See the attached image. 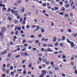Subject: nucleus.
<instances>
[{
    "label": "nucleus",
    "instance_id": "63",
    "mask_svg": "<svg viewBox=\"0 0 77 77\" xmlns=\"http://www.w3.org/2000/svg\"><path fill=\"white\" fill-rule=\"evenodd\" d=\"M26 27V29H29V26L27 25Z\"/></svg>",
    "mask_w": 77,
    "mask_h": 77
},
{
    "label": "nucleus",
    "instance_id": "29",
    "mask_svg": "<svg viewBox=\"0 0 77 77\" xmlns=\"http://www.w3.org/2000/svg\"><path fill=\"white\" fill-rule=\"evenodd\" d=\"M25 8H23L22 10V12H24L25 11Z\"/></svg>",
    "mask_w": 77,
    "mask_h": 77
},
{
    "label": "nucleus",
    "instance_id": "4",
    "mask_svg": "<svg viewBox=\"0 0 77 77\" xmlns=\"http://www.w3.org/2000/svg\"><path fill=\"white\" fill-rule=\"evenodd\" d=\"M14 24H18V21L17 20L15 19H14Z\"/></svg>",
    "mask_w": 77,
    "mask_h": 77
},
{
    "label": "nucleus",
    "instance_id": "39",
    "mask_svg": "<svg viewBox=\"0 0 77 77\" xmlns=\"http://www.w3.org/2000/svg\"><path fill=\"white\" fill-rule=\"evenodd\" d=\"M60 31H61V33H63V29H60Z\"/></svg>",
    "mask_w": 77,
    "mask_h": 77
},
{
    "label": "nucleus",
    "instance_id": "13",
    "mask_svg": "<svg viewBox=\"0 0 77 77\" xmlns=\"http://www.w3.org/2000/svg\"><path fill=\"white\" fill-rule=\"evenodd\" d=\"M3 11H7V8H2V12H4Z\"/></svg>",
    "mask_w": 77,
    "mask_h": 77
},
{
    "label": "nucleus",
    "instance_id": "20",
    "mask_svg": "<svg viewBox=\"0 0 77 77\" xmlns=\"http://www.w3.org/2000/svg\"><path fill=\"white\" fill-rule=\"evenodd\" d=\"M24 54L25 55V56H29V54H28L27 53H25Z\"/></svg>",
    "mask_w": 77,
    "mask_h": 77
},
{
    "label": "nucleus",
    "instance_id": "49",
    "mask_svg": "<svg viewBox=\"0 0 77 77\" xmlns=\"http://www.w3.org/2000/svg\"><path fill=\"white\" fill-rule=\"evenodd\" d=\"M48 9H51V7L50 6H48Z\"/></svg>",
    "mask_w": 77,
    "mask_h": 77
},
{
    "label": "nucleus",
    "instance_id": "44",
    "mask_svg": "<svg viewBox=\"0 0 77 77\" xmlns=\"http://www.w3.org/2000/svg\"><path fill=\"white\" fill-rule=\"evenodd\" d=\"M38 60H40V61H41V62L42 61V59L41 58V57H39L38 58Z\"/></svg>",
    "mask_w": 77,
    "mask_h": 77
},
{
    "label": "nucleus",
    "instance_id": "7",
    "mask_svg": "<svg viewBox=\"0 0 77 77\" xmlns=\"http://www.w3.org/2000/svg\"><path fill=\"white\" fill-rule=\"evenodd\" d=\"M47 47H53V45L51 44H49L48 45Z\"/></svg>",
    "mask_w": 77,
    "mask_h": 77
},
{
    "label": "nucleus",
    "instance_id": "5",
    "mask_svg": "<svg viewBox=\"0 0 77 77\" xmlns=\"http://www.w3.org/2000/svg\"><path fill=\"white\" fill-rule=\"evenodd\" d=\"M65 8L63 7H62L60 9V11H65Z\"/></svg>",
    "mask_w": 77,
    "mask_h": 77
},
{
    "label": "nucleus",
    "instance_id": "21",
    "mask_svg": "<svg viewBox=\"0 0 77 77\" xmlns=\"http://www.w3.org/2000/svg\"><path fill=\"white\" fill-rule=\"evenodd\" d=\"M26 15L28 16L30 15H31V13L30 12H28L26 13Z\"/></svg>",
    "mask_w": 77,
    "mask_h": 77
},
{
    "label": "nucleus",
    "instance_id": "60",
    "mask_svg": "<svg viewBox=\"0 0 77 77\" xmlns=\"http://www.w3.org/2000/svg\"><path fill=\"white\" fill-rule=\"evenodd\" d=\"M23 72V74H26V71L25 70H24Z\"/></svg>",
    "mask_w": 77,
    "mask_h": 77
},
{
    "label": "nucleus",
    "instance_id": "57",
    "mask_svg": "<svg viewBox=\"0 0 77 77\" xmlns=\"http://www.w3.org/2000/svg\"><path fill=\"white\" fill-rule=\"evenodd\" d=\"M43 46H44V47H47V45H46V44H44L43 45Z\"/></svg>",
    "mask_w": 77,
    "mask_h": 77
},
{
    "label": "nucleus",
    "instance_id": "3",
    "mask_svg": "<svg viewBox=\"0 0 77 77\" xmlns=\"http://www.w3.org/2000/svg\"><path fill=\"white\" fill-rule=\"evenodd\" d=\"M1 32H3V33H5L6 32V28L5 27H1Z\"/></svg>",
    "mask_w": 77,
    "mask_h": 77
},
{
    "label": "nucleus",
    "instance_id": "17",
    "mask_svg": "<svg viewBox=\"0 0 77 77\" xmlns=\"http://www.w3.org/2000/svg\"><path fill=\"white\" fill-rule=\"evenodd\" d=\"M39 28H40L39 26H36V29L37 30H39Z\"/></svg>",
    "mask_w": 77,
    "mask_h": 77
},
{
    "label": "nucleus",
    "instance_id": "55",
    "mask_svg": "<svg viewBox=\"0 0 77 77\" xmlns=\"http://www.w3.org/2000/svg\"><path fill=\"white\" fill-rule=\"evenodd\" d=\"M51 65H54V63L53 62H51Z\"/></svg>",
    "mask_w": 77,
    "mask_h": 77
},
{
    "label": "nucleus",
    "instance_id": "40",
    "mask_svg": "<svg viewBox=\"0 0 77 77\" xmlns=\"http://www.w3.org/2000/svg\"><path fill=\"white\" fill-rule=\"evenodd\" d=\"M36 26V25H32V27L33 28H35Z\"/></svg>",
    "mask_w": 77,
    "mask_h": 77
},
{
    "label": "nucleus",
    "instance_id": "10",
    "mask_svg": "<svg viewBox=\"0 0 77 77\" xmlns=\"http://www.w3.org/2000/svg\"><path fill=\"white\" fill-rule=\"evenodd\" d=\"M64 6L66 8H69V5H64Z\"/></svg>",
    "mask_w": 77,
    "mask_h": 77
},
{
    "label": "nucleus",
    "instance_id": "46",
    "mask_svg": "<svg viewBox=\"0 0 77 77\" xmlns=\"http://www.w3.org/2000/svg\"><path fill=\"white\" fill-rule=\"evenodd\" d=\"M10 27L12 28L13 27H14V25H11L10 26Z\"/></svg>",
    "mask_w": 77,
    "mask_h": 77
},
{
    "label": "nucleus",
    "instance_id": "30",
    "mask_svg": "<svg viewBox=\"0 0 77 77\" xmlns=\"http://www.w3.org/2000/svg\"><path fill=\"white\" fill-rule=\"evenodd\" d=\"M42 72H43V73H44V74H46V73H47V71L45 70H43L42 71Z\"/></svg>",
    "mask_w": 77,
    "mask_h": 77
},
{
    "label": "nucleus",
    "instance_id": "51",
    "mask_svg": "<svg viewBox=\"0 0 77 77\" xmlns=\"http://www.w3.org/2000/svg\"><path fill=\"white\" fill-rule=\"evenodd\" d=\"M23 46H24V47H27V46H28V45L27 44H25L23 45Z\"/></svg>",
    "mask_w": 77,
    "mask_h": 77
},
{
    "label": "nucleus",
    "instance_id": "59",
    "mask_svg": "<svg viewBox=\"0 0 77 77\" xmlns=\"http://www.w3.org/2000/svg\"><path fill=\"white\" fill-rule=\"evenodd\" d=\"M14 68V67H13V66H11V67H10V69H11V70H12V69H13Z\"/></svg>",
    "mask_w": 77,
    "mask_h": 77
},
{
    "label": "nucleus",
    "instance_id": "26",
    "mask_svg": "<svg viewBox=\"0 0 77 77\" xmlns=\"http://www.w3.org/2000/svg\"><path fill=\"white\" fill-rule=\"evenodd\" d=\"M20 18V15H18L17 16V20H19Z\"/></svg>",
    "mask_w": 77,
    "mask_h": 77
},
{
    "label": "nucleus",
    "instance_id": "1",
    "mask_svg": "<svg viewBox=\"0 0 77 77\" xmlns=\"http://www.w3.org/2000/svg\"><path fill=\"white\" fill-rule=\"evenodd\" d=\"M3 33L4 32H0V36L1 38V41H3L5 39V36H4V35H3Z\"/></svg>",
    "mask_w": 77,
    "mask_h": 77
},
{
    "label": "nucleus",
    "instance_id": "64",
    "mask_svg": "<svg viewBox=\"0 0 77 77\" xmlns=\"http://www.w3.org/2000/svg\"><path fill=\"white\" fill-rule=\"evenodd\" d=\"M15 33L16 35H18V32L17 31H16Z\"/></svg>",
    "mask_w": 77,
    "mask_h": 77
},
{
    "label": "nucleus",
    "instance_id": "15",
    "mask_svg": "<svg viewBox=\"0 0 77 77\" xmlns=\"http://www.w3.org/2000/svg\"><path fill=\"white\" fill-rule=\"evenodd\" d=\"M38 37L40 38H41L42 37V35L41 34L38 35Z\"/></svg>",
    "mask_w": 77,
    "mask_h": 77
},
{
    "label": "nucleus",
    "instance_id": "58",
    "mask_svg": "<svg viewBox=\"0 0 77 77\" xmlns=\"http://www.w3.org/2000/svg\"><path fill=\"white\" fill-rule=\"evenodd\" d=\"M14 5L15 6H16V7L18 5L17 4V3H14Z\"/></svg>",
    "mask_w": 77,
    "mask_h": 77
},
{
    "label": "nucleus",
    "instance_id": "61",
    "mask_svg": "<svg viewBox=\"0 0 77 77\" xmlns=\"http://www.w3.org/2000/svg\"><path fill=\"white\" fill-rule=\"evenodd\" d=\"M11 11V9L10 8H8V11H7V12H10V11Z\"/></svg>",
    "mask_w": 77,
    "mask_h": 77
},
{
    "label": "nucleus",
    "instance_id": "56",
    "mask_svg": "<svg viewBox=\"0 0 77 77\" xmlns=\"http://www.w3.org/2000/svg\"><path fill=\"white\" fill-rule=\"evenodd\" d=\"M28 66L29 68H31V66H32V64H30L29 66Z\"/></svg>",
    "mask_w": 77,
    "mask_h": 77
},
{
    "label": "nucleus",
    "instance_id": "24",
    "mask_svg": "<svg viewBox=\"0 0 77 77\" xmlns=\"http://www.w3.org/2000/svg\"><path fill=\"white\" fill-rule=\"evenodd\" d=\"M21 36L23 38H24L25 37H26V35L24 34L22 35H21Z\"/></svg>",
    "mask_w": 77,
    "mask_h": 77
},
{
    "label": "nucleus",
    "instance_id": "53",
    "mask_svg": "<svg viewBox=\"0 0 77 77\" xmlns=\"http://www.w3.org/2000/svg\"><path fill=\"white\" fill-rule=\"evenodd\" d=\"M69 32V33H71V29H68Z\"/></svg>",
    "mask_w": 77,
    "mask_h": 77
},
{
    "label": "nucleus",
    "instance_id": "48",
    "mask_svg": "<svg viewBox=\"0 0 77 77\" xmlns=\"http://www.w3.org/2000/svg\"><path fill=\"white\" fill-rule=\"evenodd\" d=\"M67 42H68V43H71V42H70V41L69 39H67Z\"/></svg>",
    "mask_w": 77,
    "mask_h": 77
},
{
    "label": "nucleus",
    "instance_id": "27",
    "mask_svg": "<svg viewBox=\"0 0 77 77\" xmlns=\"http://www.w3.org/2000/svg\"><path fill=\"white\" fill-rule=\"evenodd\" d=\"M60 47H63V45L62 43H61L60 44Z\"/></svg>",
    "mask_w": 77,
    "mask_h": 77
},
{
    "label": "nucleus",
    "instance_id": "50",
    "mask_svg": "<svg viewBox=\"0 0 77 77\" xmlns=\"http://www.w3.org/2000/svg\"><path fill=\"white\" fill-rule=\"evenodd\" d=\"M64 3L65 4H67V3H68V1H65Z\"/></svg>",
    "mask_w": 77,
    "mask_h": 77
},
{
    "label": "nucleus",
    "instance_id": "12",
    "mask_svg": "<svg viewBox=\"0 0 77 77\" xmlns=\"http://www.w3.org/2000/svg\"><path fill=\"white\" fill-rule=\"evenodd\" d=\"M56 39H57V38H56L55 37H54L53 38V42H56Z\"/></svg>",
    "mask_w": 77,
    "mask_h": 77
},
{
    "label": "nucleus",
    "instance_id": "31",
    "mask_svg": "<svg viewBox=\"0 0 77 77\" xmlns=\"http://www.w3.org/2000/svg\"><path fill=\"white\" fill-rule=\"evenodd\" d=\"M18 4H20V3H21V1H17Z\"/></svg>",
    "mask_w": 77,
    "mask_h": 77
},
{
    "label": "nucleus",
    "instance_id": "62",
    "mask_svg": "<svg viewBox=\"0 0 77 77\" xmlns=\"http://www.w3.org/2000/svg\"><path fill=\"white\" fill-rule=\"evenodd\" d=\"M74 63L73 62H72L71 63V65H72V66H73L74 65Z\"/></svg>",
    "mask_w": 77,
    "mask_h": 77
},
{
    "label": "nucleus",
    "instance_id": "32",
    "mask_svg": "<svg viewBox=\"0 0 77 77\" xmlns=\"http://www.w3.org/2000/svg\"><path fill=\"white\" fill-rule=\"evenodd\" d=\"M59 67H55L54 68V69H55V70H58V69H59Z\"/></svg>",
    "mask_w": 77,
    "mask_h": 77
},
{
    "label": "nucleus",
    "instance_id": "33",
    "mask_svg": "<svg viewBox=\"0 0 77 77\" xmlns=\"http://www.w3.org/2000/svg\"><path fill=\"white\" fill-rule=\"evenodd\" d=\"M16 57V58H19V57H20V55H17Z\"/></svg>",
    "mask_w": 77,
    "mask_h": 77
},
{
    "label": "nucleus",
    "instance_id": "38",
    "mask_svg": "<svg viewBox=\"0 0 77 77\" xmlns=\"http://www.w3.org/2000/svg\"><path fill=\"white\" fill-rule=\"evenodd\" d=\"M41 32L42 33H44L45 32V30L43 29H41Z\"/></svg>",
    "mask_w": 77,
    "mask_h": 77
},
{
    "label": "nucleus",
    "instance_id": "18",
    "mask_svg": "<svg viewBox=\"0 0 77 77\" xmlns=\"http://www.w3.org/2000/svg\"><path fill=\"white\" fill-rule=\"evenodd\" d=\"M44 74L42 73L41 75H40V77H44Z\"/></svg>",
    "mask_w": 77,
    "mask_h": 77
},
{
    "label": "nucleus",
    "instance_id": "22",
    "mask_svg": "<svg viewBox=\"0 0 77 77\" xmlns=\"http://www.w3.org/2000/svg\"><path fill=\"white\" fill-rule=\"evenodd\" d=\"M69 15H70V17H73V14H72V13L71 12L70 13Z\"/></svg>",
    "mask_w": 77,
    "mask_h": 77
},
{
    "label": "nucleus",
    "instance_id": "37",
    "mask_svg": "<svg viewBox=\"0 0 77 77\" xmlns=\"http://www.w3.org/2000/svg\"><path fill=\"white\" fill-rule=\"evenodd\" d=\"M11 66V65H10V64H8L7 65V68H9V66Z\"/></svg>",
    "mask_w": 77,
    "mask_h": 77
},
{
    "label": "nucleus",
    "instance_id": "43",
    "mask_svg": "<svg viewBox=\"0 0 77 77\" xmlns=\"http://www.w3.org/2000/svg\"><path fill=\"white\" fill-rule=\"evenodd\" d=\"M23 20H24V21H26V20H27V18H26V17H25L23 18Z\"/></svg>",
    "mask_w": 77,
    "mask_h": 77
},
{
    "label": "nucleus",
    "instance_id": "54",
    "mask_svg": "<svg viewBox=\"0 0 77 77\" xmlns=\"http://www.w3.org/2000/svg\"><path fill=\"white\" fill-rule=\"evenodd\" d=\"M62 58L63 59H65V58H66V57L65 56L63 55V56Z\"/></svg>",
    "mask_w": 77,
    "mask_h": 77
},
{
    "label": "nucleus",
    "instance_id": "36",
    "mask_svg": "<svg viewBox=\"0 0 77 77\" xmlns=\"http://www.w3.org/2000/svg\"><path fill=\"white\" fill-rule=\"evenodd\" d=\"M31 38H35V36L33 35H31Z\"/></svg>",
    "mask_w": 77,
    "mask_h": 77
},
{
    "label": "nucleus",
    "instance_id": "45",
    "mask_svg": "<svg viewBox=\"0 0 77 77\" xmlns=\"http://www.w3.org/2000/svg\"><path fill=\"white\" fill-rule=\"evenodd\" d=\"M55 9L56 11H57L59 9V8H57V7H55Z\"/></svg>",
    "mask_w": 77,
    "mask_h": 77
},
{
    "label": "nucleus",
    "instance_id": "28",
    "mask_svg": "<svg viewBox=\"0 0 77 77\" xmlns=\"http://www.w3.org/2000/svg\"><path fill=\"white\" fill-rule=\"evenodd\" d=\"M54 46H57V45H59V44L57 43H56L54 44Z\"/></svg>",
    "mask_w": 77,
    "mask_h": 77
},
{
    "label": "nucleus",
    "instance_id": "2",
    "mask_svg": "<svg viewBox=\"0 0 77 77\" xmlns=\"http://www.w3.org/2000/svg\"><path fill=\"white\" fill-rule=\"evenodd\" d=\"M11 13H12V14H14L15 16H16L17 17L18 16V11H14V10H11Z\"/></svg>",
    "mask_w": 77,
    "mask_h": 77
},
{
    "label": "nucleus",
    "instance_id": "52",
    "mask_svg": "<svg viewBox=\"0 0 77 77\" xmlns=\"http://www.w3.org/2000/svg\"><path fill=\"white\" fill-rule=\"evenodd\" d=\"M8 20H9L10 21H11L12 20V18L11 17H9L8 18Z\"/></svg>",
    "mask_w": 77,
    "mask_h": 77
},
{
    "label": "nucleus",
    "instance_id": "25",
    "mask_svg": "<svg viewBox=\"0 0 77 77\" xmlns=\"http://www.w3.org/2000/svg\"><path fill=\"white\" fill-rule=\"evenodd\" d=\"M7 15V16L8 17H11L12 16V15H11V14H6Z\"/></svg>",
    "mask_w": 77,
    "mask_h": 77
},
{
    "label": "nucleus",
    "instance_id": "9",
    "mask_svg": "<svg viewBox=\"0 0 77 77\" xmlns=\"http://www.w3.org/2000/svg\"><path fill=\"white\" fill-rule=\"evenodd\" d=\"M70 44L72 47H73L74 46V43H73V42H71Z\"/></svg>",
    "mask_w": 77,
    "mask_h": 77
},
{
    "label": "nucleus",
    "instance_id": "16",
    "mask_svg": "<svg viewBox=\"0 0 77 77\" xmlns=\"http://www.w3.org/2000/svg\"><path fill=\"white\" fill-rule=\"evenodd\" d=\"M59 14V15H62V16H64L63 13L62 12H60V13Z\"/></svg>",
    "mask_w": 77,
    "mask_h": 77
},
{
    "label": "nucleus",
    "instance_id": "11",
    "mask_svg": "<svg viewBox=\"0 0 77 77\" xmlns=\"http://www.w3.org/2000/svg\"><path fill=\"white\" fill-rule=\"evenodd\" d=\"M66 40V38L65 36H63L62 38V41H65Z\"/></svg>",
    "mask_w": 77,
    "mask_h": 77
},
{
    "label": "nucleus",
    "instance_id": "8",
    "mask_svg": "<svg viewBox=\"0 0 77 77\" xmlns=\"http://www.w3.org/2000/svg\"><path fill=\"white\" fill-rule=\"evenodd\" d=\"M48 51L49 52H53V50H51L50 49L48 48Z\"/></svg>",
    "mask_w": 77,
    "mask_h": 77
},
{
    "label": "nucleus",
    "instance_id": "19",
    "mask_svg": "<svg viewBox=\"0 0 77 77\" xmlns=\"http://www.w3.org/2000/svg\"><path fill=\"white\" fill-rule=\"evenodd\" d=\"M59 4L60 5V6H62L63 5V2H59Z\"/></svg>",
    "mask_w": 77,
    "mask_h": 77
},
{
    "label": "nucleus",
    "instance_id": "6",
    "mask_svg": "<svg viewBox=\"0 0 77 77\" xmlns=\"http://www.w3.org/2000/svg\"><path fill=\"white\" fill-rule=\"evenodd\" d=\"M16 28L18 31H20L21 30V27L17 26L16 27Z\"/></svg>",
    "mask_w": 77,
    "mask_h": 77
},
{
    "label": "nucleus",
    "instance_id": "41",
    "mask_svg": "<svg viewBox=\"0 0 77 77\" xmlns=\"http://www.w3.org/2000/svg\"><path fill=\"white\" fill-rule=\"evenodd\" d=\"M26 42V41L25 40H24L22 41V43H23V44H24Z\"/></svg>",
    "mask_w": 77,
    "mask_h": 77
},
{
    "label": "nucleus",
    "instance_id": "42",
    "mask_svg": "<svg viewBox=\"0 0 77 77\" xmlns=\"http://www.w3.org/2000/svg\"><path fill=\"white\" fill-rule=\"evenodd\" d=\"M44 14L45 15V16H46V17H49V16H48V14Z\"/></svg>",
    "mask_w": 77,
    "mask_h": 77
},
{
    "label": "nucleus",
    "instance_id": "35",
    "mask_svg": "<svg viewBox=\"0 0 77 77\" xmlns=\"http://www.w3.org/2000/svg\"><path fill=\"white\" fill-rule=\"evenodd\" d=\"M17 72H18V71H20V72L22 71V69H18L17 70Z\"/></svg>",
    "mask_w": 77,
    "mask_h": 77
},
{
    "label": "nucleus",
    "instance_id": "47",
    "mask_svg": "<svg viewBox=\"0 0 77 77\" xmlns=\"http://www.w3.org/2000/svg\"><path fill=\"white\" fill-rule=\"evenodd\" d=\"M42 6H44V7H45V6H47V5H46V4H43V5H42Z\"/></svg>",
    "mask_w": 77,
    "mask_h": 77
},
{
    "label": "nucleus",
    "instance_id": "23",
    "mask_svg": "<svg viewBox=\"0 0 77 77\" xmlns=\"http://www.w3.org/2000/svg\"><path fill=\"white\" fill-rule=\"evenodd\" d=\"M47 60V59H46V60H45V59H42V61L43 62H46Z\"/></svg>",
    "mask_w": 77,
    "mask_h": 77
},
{
    "label": "nucleus",
    "instance_id": "14",
    "mask_svg": "<svg viewBox=\"0 0 77 77\" xmlns=\"http://www.w3.org/2000/svg\"><path fill=\"white\" fill-rule=\"evenodd\" d=\"M69 16V14H64V17H68Z\"/></svg>",
    "mask_w": 77,
    "mask_h": 77
},
{
    "label": "nucleus",
    "instance_id": "34",
    "mask_svg": "<svg viewBox=\"0 0 77 77\" xmlns=\"http://www.w3.org/2000/svg\"><path fill=\"white\" fill-rule=\"evenodd\" d=\"M51 2L53 5H55V3H54V2L53 0H51Z\"/></svg>",
    "mask_w": 77,
    "mask_h": 77
}]
</instances>
